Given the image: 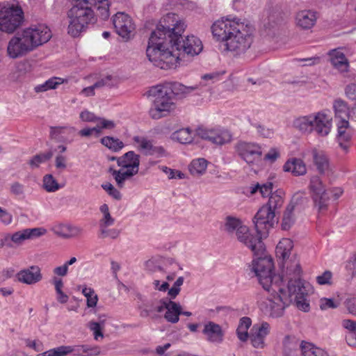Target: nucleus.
Segmentation results:
<instances>
[{"label": "nucleus", "mask_w": 356, "mask_h": 356, "mask_svg": "<svg viewBox=\"0 0 356 356\" xmlns=\"http://www.w3.org/2000/svg\"><path fill=\"white\" fill-rule=\"evenodd\" d=\"M297 282V285L290 284L286 289L282 285V291L277 289L274 291L273 289L267 291L269 296L260 304L261 311L270 317H280L283 315L285 307L291 302H294L303 312L309 311V304L307 299L306 287L301 285L299 281Z\"/></svg>", "instance_id": "nucleus-1"}, {"label": "nucleus", "mask_w": 356, "mask_h": 356, "mask_svg": "<svg viewBox=\"0 0 356 356\" xmlns=\"http://www.w3.org/2000/svg\"><path fill=\"white\" fill-rule=\"evenodd\" d=\"M202 49L203 46H147L146 54L154 65L168 70L190 61Z\"/></svg>", "instance_id": "nucleus-2"}, {"label": "nucleus", "mask_w": 356, "mask_h": 356, "mask_svg": "<svg viewBox=\"0 0 356 356\" xmlns=\"http://www.w3.org/2000/svg\"><path fill=\"white\" fill-rule=\"evenodd\" d=\"M211 30L213 37L219 42H252L254 27L247 21H241L240 19H222L213 23Z\"/></svg>", "instance_id": "nucleus-3"}, {"label": "nucleus", "mask_w": 356, "mask_h": 356, "mask_svg": "<svg viewBox=\"0 0 356 356\" xmlns=\"http://www.w3.org/2000/svg\"><path fill=\"white\" fill-rule=\"evenodd\" d=\"M259 254L258 258L254 259L251 265V270L257 277L260 284L266 291L273 289L282 291V285L280 275L273 273V259L266 256Z\"/></svg>", "instance_id": "nucleus-4"}, {"label": "nucleus", "mask_w": 356, "mask_h": 356, "mask_svg": "<svg viewBox=\"0 0 356 356\" xmlns=\"http://www.w3.org/2000/svg\"><path fill=\"white\" fill-rule=\"evenodd\" d=\"M149 95L154 98L149 111V114L152 119L158 120L163 118L175 108V104L170 95L168 86H153L149 89Z\"/></svg>", "instance_id": "nucleus-5"}, {"label": "nucleus", "mask_w": 356, "mask_h": 356, "mask_svg": "<svg viewBox=\"0 0 356 356\" xmlns=\"http://www.w3.org/2000/svg\"><path fill=\"white\" fill-rule=\"evenodd\" d=\"M67 18V33L74 38L78 37L90 24L95 21V13L90 6L78 5H73L68 10Z\"/></svg>", "instance_id": "nucleus-6"}, {"label": "nucleus", "mask_w": 356, "mask_h": 356, "mask_svg": "<svg viewBox=\"0 0 356 356\" xmlns=\"http://www.w3.org/2000/svg\"><path fill=\"white\" fill-rule=\"evenodd\" d=\"M52 37V33L44 24H39L24 29L13 37L8 44H44Z\"/></svg>", "instance_id": "nucleus-7"}, {"label": "nucleus", "mask_w": 356, "mask_h": 356, "mask_svg": "<svg viewBox=\"0 0 356 356\" xmlns=\"http://www.w3.org/2000/svg\"><path fill=\"white\" fill-rule=\"evenodd\" d=\"M24 20V12L18 4L8 3L0 8V31L12 33Z\"/></svg>", "instance_id": "nucleus-8"}, {"label": "nucleus", "mask_w": 356, "mask_h": 356, "mask_svg": "<svg viewBox=\"0 0 356 356\" xmlns=\"http://www.w3.org/2000/svg\"><path fill=\"white\" fill-rule=\"evenodd\" d=\"M159 26L168 31L169 40L173 44H179L182 39V33L185 31L186 25L179 15L175 13H168L159 21Z\"/></svg>", "instance_id": "nucleus-9"}, {"label": "nucleus", "mask_w": 356, "mask_h": 356, "mask_svg": "<svg viewBox=\"0 0 356 356\" xmlns=\"http://www.w3.org/2000/svg\"><path fill=\"white\" fill-rule=\"evenodd\" d=\"M280 265L282 268V276H280L282 285L284 286L283 283L284 280L286 281L288 280L287 286L290 284L296 286L298 284L297 281H299L301 283V285L306 287L307 296L310 289V285L309 284L304 283L300 279L302 270L297 257L294 255L291 258H287L286 259L282 261Z\"/></svg>", "instance_id": "nucleus-10"}, {"label": "nucleus", "mask_w": 356, "mask_h": 356, "mask_svg": "<svg viewBox=\"0 0 356 356\" xmlns=\"http://www.w3.org/2000/svg\"><path fill=\"white\" fill-rule=\"evenodd\" d=\"M309 189L318 212L323 213L327 211L330 201L329 192L319 177L313 176L311 178Z\"/></svg>", "instance_id": "nucleus-11"}, {"label": "nucleus", "mask_w": 356, "mask_h": 356, "mask_svg": "<svg viewBox=\"0 0 356 356\" xmlns=\"http://www.w3.org/2000/svg\"><path fill=\"white\" fill-rule=\"evenodd\" d=\"M253 222L257 232L265 238L269 230L277 222V220L274 212L262 206L255 214Z\"/></svg>", "instance_id": "nucleus-12"}, {"label": "nucleus", "mask_w": 356, "mask_h": 356, "mask_svg": "<svg viewBox=\"0 0 356 356\" xmlns=\"http://www.w3.org/2000/svg\"><path fill=\"white\" fill-rule=\"evenodd\" d=\"M239 232H237L236 237L238 240L243 243L246 247L250 248L254 255L262 254L264 253L265 247L262 242L263 236H261L257 232V234L253 235L249 231L247 226L240 227Z\"/></svg>", "instance_id": "nucleus-13"}, {"label": "nucleus", "mask_w": 356, "mask_h": 356, "mask_svg": "<svg viewBox=\"0 0 356 356\" xmlns=\"http://www.w3.org/2000/svg\"><path fill=\"white\" fill-rule=\"evenodd\" d=\"M197 135L202 139L207 140L215 145H222L231 142L232 135L225 128L216 127L213 129L199 128Z\"/></svg>", "instance_id": "nucleus-14"}, {"label": "nucleus", "mask_w": 356, "mask_h": 356, "mask_svg": "<svg viewBox=\"0 0 356 356\" xmlns=\"http://www.w3.org/2000/svg\"><path fill=\"white\" fill-rule=\"evenodd\" d=\"M117 33L127 41L134 35L136 26L130 16L124 13H118L113 17Z\"/></svg>", "instance_id": "nucleus-15"}, {"label": "nucleus", "mask_w": 356, "mask_h": 356, "mask_svg": "<svg viewBox=\"0 0 356 356\" xmlns=\"http://www.w3.org/2000/svg\"><path fill=\"white\" fill-rule=\"evenodd\" d=\"M271 327L267 322L263 321L254 324L250 333V340L252 346L258 349L266 346V337L270 334Z\"/></svg>", "instance_id": "nucleus-16"}, {"label": "nucleus", "mask_w": 356, "mask_h": 356, "mask_svg": "<svg viewBox=\"0 0 356 356\" xmlns=\"http://www.w3.org/2000/svg\"><path fill=\"white\" fill-rule=\"evenodd\" d=\"M15 277L19 282L26 285H34L43 278L41 268L38 265L22 268L17 273Z\"/></svg>", "instance_id": "nucleus-17"}, {"label": "nucleus", "mask_w": 356, "mask_h": 356, "mask_svg": "<svg viewBox=\"0 0 356 356\" xmlns=\"http://www.w3.org/2000/svg\"><path fill=\"white\" fill-rule=\"evenodd\" d=\"M237 150L248 163H253L259 160L262 154L261 147L252 143L241 142L237 145Z\"/></svg>", "instance_id": "nucleus-18"}, {"label": "nucleus", "mask_w": 356, "mask_h": 356, "mask_svg": "<svg viewBox=\"0 0 356 356\" xmlns=\"http://www.w3.org/2000/svg\"><path fill=\"white\" fill-rule=\"evenodd\" d=\"M259 46H223L221 53L228 58H240L245 56L253 58L256 56L254 52Z\"/></svg>", "instance_id": "nucleus-19"}, {"label": "nucleus", "mask_w": 356, "mask_h": 356, "mask_svg": "<svg viewBox=\"0 0 356 356\" xmlns=\"http://www.w3.org/2000/svg\"><path fill=\"white\" fill-rule=\"evenodd\" d=\"M315 126V133L321 137H325L331 131L332 118L325 111L317 112Z\"/></svg>", "instance_id": "nucleus-20"}, {"label": "nucleus", "mask_w": 356, "mask_h": 356, "mask_svg": "<svg viewBox=\"0 0 356 356\" xmlns=\"http://www.w3.org/2000/svg\"><path fill=\"white\" fill-rule=\"evenodd\" d=\"M338 142L341 148L346 152L348 151L350 141L353 136L354 131L350 127L348 121L341 120L337 124Z\"/></svg>", "instance_id": "nucleus-21"}, {"label": "nucleus", "mask_w": 356, "mask_h": 356, "mask_svg": "<svg viewBox=\"0 0 356 356\" xmlns=\"http://www.w3.org/2000/svg\"><path fill=\"white\" fill-rule=\"evenodd\" d=\"M202 333L206 339L211 343H220L224 339L225 333L222 327L213 321L204 324Z\"/></svg>", "instance_id": "nucleus-22"}, {"label": "nucleus", "mask_w": 356, "mask_h": 356, "mask_svg": "<svg viewBox=\"0 0 356 356\" xmlns=\"http://www.w3.org/2000/svg\"><path fill=\"white\" fill-rule=\"evenodd\" d=\"M316 13L310 10H303L298 12L295 17L297 27L302 30L312 29L316 22Z\"/></svg>", "instance_id": "nucleus-23"}, {"label": "nucleus", "mask_w": 356, "mask_h": 356, "mask_svg": "<svg viewBox=\"0 0 356 356\" xmlns=\"http://www.w3.org/2000/svg\"><path fill=\"white\" fill-rule=\"evenodd\" d=\"M134 141L138 149L146 155L162 156L164 154L165 150L163 147L154 145L152 141L146 138L135 136Z\"/></svg>", "instance_id": "nucleus-24"}, {"label": "nucleus", "mask_w": 356, "mask_h": 356, "mask_svg": "<svg viewBox=\"0 0 356 356\" xmlns=\"http://www.w3.org/2000/svg\"><path fill=\"white\" fill-rule=\"evenodd\" d=\"M118 165L120 168H126L127 170L132 172L135 170L136 173L138 172L140 159L139 156L133 151H129L123 156L117 159Z\"/></svg>", "instance_id": "nucleus-25"}, {"label": "nucleus", "mask_w": 356, "mask_h": 356, "mask_svg": "<svg viewBox=\"0 0 356 356\" xmlns=\"http://www.w3.org/2000/svg\"><path fill=\"white\" fill-rule=\"evenodd\" d=\"M68 354L72 356H97L100 355L101 350L97 346L86 344L67 346Z\"/></svg>", "instance_id": "nucleus-26"}, {"label": "nucleus", "mask_w": 356, "mask_h": 356, "mask_svg": "<svg viewBox=\"0 0 356 356\" xmlns=\"http://www.w3.org/2000/svg\"><path fill=\"white\" fill-rule=\"evenodd\" d=\"M283 170L291 173L293 176L298 177L307 173V167L302 159L293 157L288 159L284 164Z\"/></svg>", "instance_id": "nucleus-27"}, {"label": "nucleus", "mask_w": 356, "mask_h": 356, "mask_svg": "<svg viewBox=\"0 0 356 356\" xmlns=\"http://www.w3.org/2000/svg\"><path fill=\"white\" fill-rule=\"evenodd\" d=\"M332 65L341 72H346L348 70L349 63L344 54L340 48L332 50L330 52Z\"/></svg>", "instance_id": "nucleus-28"}, {"label": "nucleus", "mask_w": 356, "mask_h": 356, "mask_svg": "<svg viewBox=\"0 0 356 356\" xmlns=\"http://www.w3.org/2000/svg\"><path fill=\"white\" fill-rule=\"evenodd\" d=\"M312 159L318 171L321 173H325L330 170V162L327 154L322 150L316 148L311 151Z\"/></svg>", "instance_id": "nucleus-29"}, {"label": "nucleus", "mask_w": 356, "mask_h": 356, "mask_svg": "<svg viewBox=\"0 0 356 356\" xmlns=\"http://www.w3.org/2000/svg\"><path fill=\"white\" fill-rule=\"evenodd\" d=\"M54 231L58 236L65 238L79 236L83 232L81 227L71 225H58L54 227Z\"/></svg>", "instance_id": "nucleus-30"}, {"label": "nucleus", "mask_w": 356, "mask_h": 356, "mask_svg": "<svg viewBox=\"0 0 356 356\" xmlns=\"http://www.w3.org/2000/svg\"><path fill=\"white\" fill-rule=\"evenodd\" d=\"M173 44L172 42L169 40L168 31L157 25L155 30L152 31L149 38L148 44Z\"/></svg>", "instance_id": "nucleus-31"}, {"label": "nucleus", "mask_w": 356, "mask_h": 356, "mask_svg": "<svg viewBox=\"0 0 356 356\" xmlns=\"http://www.w3.org/2000/svg\"><path fill=\"white\" fill-rule=\"evenodd\" d=\"M169 298L164 318L168 322L176 323L179 321V315L181 314V306Z\"/></svg>", "instance_id": "nucleus-32"}, {"label": "nucleus", "mask_w": 356, "mask_h": 356, "mask_svg": "<svg viewBox=\"0 0 356 356\" xmlns=\"http://www.w3.org/2000/svg\"><path fill=\"white\" fill-rule=\"evenodd\" d=\"M300 348L303 356H329L324 349L308 341H302Z\"/></svg>", "instance_id": "nucleus-33"}, {"label": "nucleus", "mask_w": 356, "mask_h": 356, "mask_svg": "<svg viewBox=\"0 0 356 356\" xmlns=\"http://www.w3.org/2000/svg\"><path fill=\"white\" fill-rule=\"evenodd\" d=\"M293 247V241L289 238H282L277 245L276 256L282 261L290 258L289 255Z\"/></svg>", "instance_id": "nucleus-34"}, {"label": "nucleus", "mask_w": 356, "mask_h": 356, "mask_svg": "<svg viewBox=\"0 0 356 356\" xmlns=\"http://www.w3.org/2000/svg\"><path fill=\"white\" fill-rule=\"evenodd\" d=\"M110 172L115 180L118 186L120 188L124 187L125 181L136 175L135 170H132V172H131L126 168H120L118 170L111 169Z\"/></svg>", "instance_id": "nucleus-35"}, {"label": "nucleus", "mask_w": 356, "mask_h": 356, "mask_svg": "<svg viewBox=\"0 0 356 356\" xmlns=\"http://www.w3.org/2000/svg\"><path fill=\"white\" fill-rule=\"evenodd\" d=\"M252 325V321L249 317H243L240 319L238 327L236 329V334L238 339L245 342L250 339L248 330Z\"/></svg>", "instance_id": "nucleus-36"}, {"label": "nucleus", "mask_w": 356, "mask_h": 356, "mask_svg": "<svg viewBox=\"0 0 356 356\" xmlns=\"http://www.w3.org/2000/svg\"><path fill=\"white\" fill-rule=\"evenodd\" d=\"M244 227L242 222L237 218L232 216H227L225 219L223 225V230L229 234H233L234 232L236 234L237 232L241 229L240 227Z\"/></svg>", "instance_id": "nucleus-37"}, {"label": "nucleus", "mask_w": 356, "mask_h": 356, "mask_svg": "<svg viewBox=\"0 0 356 356\" xmlns=\"http://www.w3.org/2000/svg\"><path fill=\"white\" fill-rule=\"evenodd\" d=\"M64 80L60 77H51L44 83L39 84L34 88L35 92H42L49 90L56 89L59 85L62 84Z\"/></svg>", "instance_id": "nucleus-38"}, {"label": "nucleus", "mask_w": 356, "mask_h": 356, "mask_svg": "<svg viewBox=\"0 0 356 356\" xmlns=\"http://www.w3.org/2000/svg\"><path fill=\"white\" fill-rule=\"evenodd\" d=\"M36 46H7V53L10 58H17L22 57L28 52L35 49Z\"/></svg>", "instance_id": "nucleus-39"}, {"label": "nucleus", "mask_w": 356, "mask_h": 356, "mask_svg": "<svg viewBox=\"0 0 356 356\" xmlns=\"http://www.w3.org/2000/svg\"><path fill=\"white\" fill-rule=\"evenodd\" d=\"M207 168V161L203 158H198L191 161L189 165L190 172L194 176L203 175Z\"/></svg>", "instance_id": "nucleus-40"}, {"label": "nucleus", "mask_w": 356, "mask_h": 356, "mask_svg": "<svg viewBox=\"0 0 356 356\" xmlns=\"http://www.w3.org/2000/svg\"><path fill=\"white\" fill-rule=\"evenodd\" d=\"M295 207L293 204H290L287 206L282 221V228L284 230H289L295 222L294 214Z\"/></svg>", "instance_id": "nucleus-41"}, {"label": "nucleus", "mask_w": 356, "mask_h": 356, "mask_svg": "<svg viewBox=\"0 0 356 356\" xmlns=\"http://www.w3.org/2000/svg\"><path fill=\"white\" fill-rule=\"evenodd\" d=\"M111 225L99 226L97 236L101 239H117L120 235V230L116 228H109Z\"/></svg>", "instance_id": "nucleus-42"}, {"label": "nucleus", "mask_w": 356, "mask_h": 356, "mask_svg": "<svg viewBox=\"0 0 356 356\" xmlns=\"http://www.w3.org/2000/svg\"><path fill=\"white\" fill-rule=\"evenodd\" d=\"M170 90V95L173 93L177 96H184L197 88L196 86H186L180 83H173L168 86Z\"/></svg>", "instance_id": "nucleus-43"}, {"label": "nucleus", "mask_w": 356, "mask_h": 356, "mask_svg": "<svg viewBox=\"0 0 356 356\" xmlns=\"http://www.w3.org/2000/svg\"><path fill=\"white\" fill-rule=\"evenodd\" d=\"M172 139L180 143H190L193 141V135L188 128L181 129L172 134Z\"/></svg>", "instance_id": "nucleus-44"}, {"label": "nucleus", "mask_w": 356, "mask_h": 356, "mask_svg": "<svg viewBox=\"0 0 356 356\" xmlns=\"http://www.w3.org/2000/svg\"><path fill=\"white\" fill-rule=\"evenodd\" d=\"M294 127L303 134H309L312 133V127L309 121L308 115L300 116L293 121Z\"/></svg>", "instance_id": "nucleus-45"}, {"label": "nucleus", "mask_w": 356, "mask_h": 356, "mask_svg": "<svg viewBox=\"0 0 356 356\" xmlns=\"http://www.w3.org/2000/svg\"><path fill=\"white\" fill-rule=\"evenodd\" d=\"M283 202L281 192H276L270 195L268 202L264 207H267L275 213L276 211L282 206Z\"/></svg>", "instance_id": "nucleus-46"}, {"label": "nucleus", "mask_w": 356, "mask_h": 356, "mask_svg": "<svg viewBox=\"0 0 356 356\" xmlns=\"http://www.w3.org/2000/svg\"><path fill=\"white\" fill-rule=\"evenodd\" d=\"M101 143L113 152H118L124 147L122 141L111 136L103 137Z\"/></svg>", "instance_id": "nucleus-47"}, {"label": "nucleus", "mask_w": 356, "mask_h": 356, "mask_svg": "<svg viewBox=\"0 0 356 356\" xmlns=\"http://www.w3.org/2000/svg\"><path fill=\"white\" fill-rule=\"evenodd\" d=\"M97 125L92 129L93 130V134L96 137L99 136L102 134V129L111 130L115 128V124L113 120H106L105 118H99L96 121Z\"/></svg>", "instance_id": "nucleus-48"}, {"label": "nucleus", "mask_w": 356, "mask_h": 356, "mask_svg": "<svg viewBox=\"0 0 356 356\" xmlns=\"http://www.w3.org/2000/svg\"><path fill=\"white\" fill-rule=\"evenodd\" d=\"M273 184L270 181H268L262 185L259 184H254L250 186V193L253 195L256 193L258 191L263 197H268L270 195L273 194Z\"/></svg>", "instance_id": "nucleus-49"}, {"label": "nucleus", "mask_w": 356, "mask_h": 356, "mask_svg": "<svg viewBox=\"0 0 356 356\" xmlns=\"http://www.w3.org/2000/svg\"><path fill=\"white\" fill-rule=\"evenodd\" d=\"M99 211L102 213V217L99 220V226L113 225L115 220L111 215L108 206L106 204L101 205Z\"/></svg>", "instance_id": "nucleus-50"}, {"label": "nucleus", "mask_w": 356, "mask_h": 356, "mask_svg": "<svg viewBox=\"0 0 356 356\" xmlns=\"http://www.w3.org/2000/svg\"><path fill=\"white\" fill-rule=\"evenodd\" d=\"M87 327L92 332L95 340L98 341L99 338L104 337L102 330L104 327V320H100L99 322L91 321L88 322Z\"/></svg>", "instance_id": "nucleus-51"}, {"label": "nucleus", "mask_w": 356, "mask_h": 356, "mask_svg": "<svg viewBox=\"0 0 356 356\" xmlns=\"http://www.w3.org/2000/svg\"><path fill=\"white\" fill-rule=\"evenodd\" d=\"M43 187L46 191L54 193L58 191L61 186L57 182L51 175H46L43 177Z\"/></svg>", "instance_id": "nucleus-52"}, {"label": "nucleus", "mask_w": 356, "mask_h": 356, "mask_svg": "<svg viewBox=\"0 0 356 356\" xmlns=\"http://www.w3.org/2000/svg\"><path fill=\"white\" fill-rule=\"evenodd\" d=\"M82 293L87 299V306L88 307H94L96 306L98 298L92 288L85 286L82 289Z\"/></svg>", "instance_id": "nucleus-53"}, {"label": "nucleus", "mask_w": 356, "mask_h": 356, "mask_svg": "<svg viewBox=\"0 0 356 356\" xmlns=\"http://www.w3.org/2000/svg\"><path fill=\"white\" fill-rule=\"evenodd\" d=\"M227 73L225 70L213 71L207 74H204L201 76V79L202 81H208L211 83L217 82L221 80L222 76Z\"/></svg>", "instance_id": "nucleus-54"}, {"label": "nucleus", "mask_w": 356, "mask_h": 356, "mask_svg": "<svg viewBox=\"0 0 356 356\" xmlns=\"http://www.w3.org/2000/svg\"><path fill=\"white\" fill-rule=\"evenodd\" d=\"M53 156L51 151L47 152L43 154L34 156L29 161V164L32 168H37L42 163L49 160Z\"/></svg>", "instance_id": "nucleus-55"}, {"label": "nucleus", "mask_w": 356, "mask_h": 356, "mask_svg": "<svg viewBox=\"0 0 356 356\" xmlns=\"http://www.w3.org/2000/svg\"><path fill=\"white\" fill-rule=\"evenodd\" d=\"M93 5L97 7L99 15L102 19H106L109 17V5L108 0H95Z\"/></svg>", "instance_id": "nucleus-56"}, {"label": "nucleus", "mask_w": 356, "mask_h": 356, "mask_svg": "<svg viewBox=\"0 0 356 356\" xmlns=\"http://www.w3.org/2000/svg\"><path fill=\"white\" fill-rule=\"evenodd\" d=\"M68 355L67 346H60L45 351L38 356H67Z\"/></svg>", "instance_id": "nucleus-57"}, {"label": "nucleus", "mask_w": 356, "mask_h": 356, "mask_svg": "<svg viewBox=\"0 0 356 356\" xmlns=\"http://www.w3.org/2000/svg\"><path fill=\"white\" fill-rule=\"evenodd\" d=\"M10 192L12 195H13L15 196H17L19 197H24L25 186L24 184H22L18 181H14L10 184Z\"/></svg>", "instance_id": "nucleus-58"}, {"label": "nucleus", "mask_w": 356, "mask_h": 356, "mask_svg": "<svg viewBox=\"0 0 356 356\" xmlns=\"http://www.w3.org/2000/svg\"><path fill=\"white\" fill-rule=\"evenodd\" d=\"M159 169L163 172L168 177V179H184L185 175L179 170L171 169L167 166L161 165L159 166Z\"/></svg>", "instance_id": "nucleus-59"}, {"label": "nucleus", "mask_w": 356, "mask_h": 356, "mask_svg": "<svg viewBox=\"0 0 356 356\" xmlns=\"http://www.w3.org/2000/svg\"><path fill=\"white\" fill-rule=\"evenodd\" d=\"M339 305V301H337L332 298H322L319 301V307L322 310L334 309L338 307Z\"/></svg>", "instance_id": "nucleus-60"}, {"label": "nucleus", "mask_w": 356, "mask_h": 356, "mask_svg": "<svg viewBox=\"0 0 356 356\" xmlns=\"http://www.w3.org/2000/svg\"><path fill=\"white\" fill-rule=\"evenodd\" d=\"M25 70L22 67L21 65H17L14 70L9 74V79L13 82L21 81L24 75Z\"/></svg>", "instance_id": "nucleus-61"}, {"label": "nucleus", "mask_w": 356, "mask_h": 356, "mask_svg": "<svg viewBox=\"0 0 356 356\" xmlns=\"http://www.w3.org/2000/svg\"><path fill=\"white\" fill-rule=\"evenodd\" d=\"M184 283V277H179L175 282L171 289L168 290V295L170 299H175L181 291V286Z\"/></svg>", "instance_id": "nucleus-62"}, {"label": "nucleus", "mask_w": 356, "mask_h": 356, "mask_svg": "<svg viewBox=\"0 0 356 356\" xmlns=\"http://www.w3.org/2000/svg\"><path fill=\"white\" fill-rule=\"evenodd\" d=\"M102 188L113 198L120 200L122 198L121 193L116 189L111 183H105L102 185Z\"/></svg>", "instance_id": "nucleus-63"}, {"label": "nucleus", "mask_w": 356, "mask_h": 356, "mask_svg": "<svg viewBox=\"0 0 356 356\" xmlns=\"http://www.w3.org/2000/svg\"><path fill=\"white\" fill-rule=\"evenodd\" d=\"M10 238L13 243L17 245H20L24 241L29 239L26 229L16 232L12 234Z\"/></svg>", "instance_id": "nucleus-64"}]
</instances>
